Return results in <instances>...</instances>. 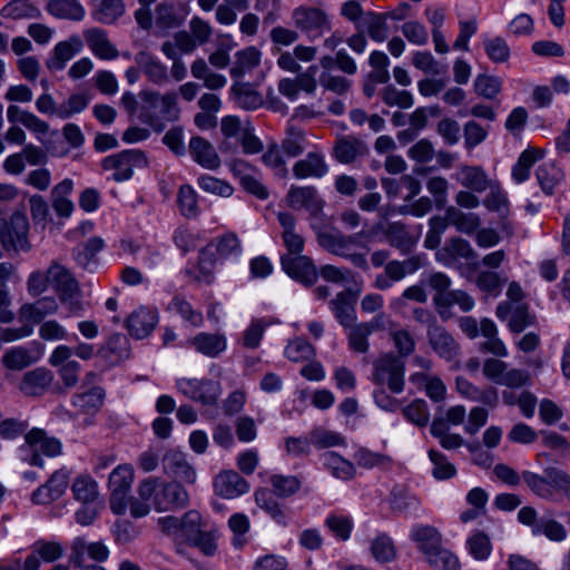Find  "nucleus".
Returning a JSON list of instances; mask_svg holds the SVG:
<instances>
[{
	"label": "nucleus",
	"instance_id": "37",
	"mask_svg": "<svg viewBox=\"0 0 570 570\" xmlns=\"http://www.w3.org/2000/svg\"><path fill=\"white\" fill-rule=\"evenodd\" d=\"M46 9L59 19L80 21L85 17V8L78 0H50Z\"/></svg>",
	"mask_w": 570,
	"mask_h": 570
},
{
	"label": "nucleus",
	"instance_id": "54",
	"mask_svg": "<svg viewBox=\"0 0 570 570\" xmlns=\"http://www.w3.org/2000/svg\"><path fill=\"white\" fill-rule=\"evenodd\" d=\"M273 487V492L279 498H288L297 493L301 489L302 482L295 475L273 474L269 479Z\"/></svg>",
	"mask_w": 570,
	"mask_h": 570
},
{
	"label": "nucleus",
	"instance_id": "14",
	"mask_svg": "<svg viewBox=\"0 0 570 570\" xmlns=\"http://www.w3.org/2000/svg\"><path fill=\"white\" fill-rule=\"evenodd\" d=\"M428 340L431 348L442 358L452 361L460 352V345L454 337L435 322L429 325Z\"/></svg>",
	"mask_w": 570,
	"mask_h": 570
},
{
	"label": "nucleus",
	"instance_id": "43",
	"mask_svg": "<svg viewBox=\"0 0 570 570\" xmlns=\"http://www.w3.org/2000/svg\"><path fill=\"white\" fill-rule=\"evenodd\" d=\"M71 491L73 498L85 504L95 502L99 495L97 482L88 474L78 475L71 485Z\"/></svg>",
	"mask_w": 570,
	"mask_h": 570
},
{
	"label": "nucleus",
	"instance_id": "58",
	"mask_svg": "<svg viewBox=\"0 0 570 570\" xmlns=\"http://www.w3.org/2000/svg\"><path fill=\"white\" fill-rule=\"evenodd\" d=\"M102 247L104 240L100 237H91L75 249V259L80 266L87 268Z\"/></svg>",
	"mask_w": 570,
	"mask_h": 570
},
{
	"label": "nucleus",
	"instance_id": "33",
	"mask_svg": "<svg viewBox=\"0 0 570 570\" xmlns=\"http://www.w3.org/2000/svg\"><path fill=\"white\" fill-rule=\"evenodd\" d=\"M41 356L39 351H32L24 346H16L2 355V364L11 371H21L36 363Z\"/></svg>",
	"mask_w": 570,
	"mask_h": 570
},
{
	"label": "nucleus",
	"instance_id": "52",
	"mask_svg": "<svg viewBox=\"0 0 570 570\" xmlns=\"http://www.w3.org/2000/svg\"><path fill=\"white\" fill-rule=\"evenodd\" d=\"M403 416L412 424L424 428L430 421V410L423 399H415L406 406L402 407Z\"/></svg>",
	"mask_w": 570,
	"mask_h": 570
},
{
	"label": "nucleus",
	"instance_id": "47",
	"mask_svg": "<svg viewBox=\"0 0 570 570\" xmlns=\"http://www.w3.org/2000/svg\"><path fill=\"white\" fill-rule=\"evenodd\" d=\"M505 282L507 277L493 271H481L475 278L476 287L489 297H498Z\"/></svg>",
	"mask_w": 570,
	"mask_h": 570
},
{
	"label": "nucleus",
	"instance_id": "53",
	"mask_svg": "<svg viewBox=\"0 0 570 570\" xmlns=\"http://www.w3.org/2000/svg\"><path fill=\"white\" fill-rule=\"evenodd\" d=\"M387 238L390 245L397 248L404 255L410 254L416 244V239L399 223L391 225Z\"/></svg>",
	"mask_w": 570,
	"mask_h": 570
},
{
	"label": "nucleus",
	"instance_id": "10",
	"mask_svg": "<svg viewBox=\"0 0 570 570\" xmlns=\"http://www.w3.org/2000/svg\"><path fill=\"white\" fill-rule=\"evenodd\" d=\"M495 316L500 321H507L512 333H521L537 323V317L530 313L528 304L499 303L495 308Z\"/></svg>",
	"mask_w": 570,
	"mask_h": 570
},
{
	"label": "nucleus",
	"instance_id": "64",
	"mask_svg": "<svg viewBox=\"0 0 570 570\" xmlns=\"http://www.w3.org/2000/svg\"><path fill=\"white\" fill-rule=\"evenodd\" d=\"M426 559L434 570H460L461 568L456 556L442 547Z\"/></svg>",
	"mask_w": 570,
	"mask_h": 570
},
{
	"label": "nucleus",
	"instance_id": "2",
	"mask_svg": "<svg viewBox=\"0 0 570 570\" xmlns=\"http://www.w3.org/2000/svg\"><path fill=\"white\" fill-rule=\"evenodd\" d=\"M405 363L392 352L381 354L373 362L371 380L377 386H386L393 394H400L405 386Z\"/></svg>",
	"mask_w": 570,
	"mask_h": 570
},
{
	"label": "nucleus",
	"instance_id": "15",
	"mask_svg": "<svg viewBox=\"0 0 570 570\" xmlns=\"http://www.w3.org/2000/svg\"><path fill=\"white\" fill-rule=\"evenodd\" d=\"M163 470L169 476L184 481L186 483H195L196 471L187 461L186 454L179 450H168L163 456Z\"/></svg>",
	"mask_w": 570,
	"mask_h": 570
},
{
	"label": "nucleus",
	"instance_id": "60",
	"mask_svg": "<svg viewBox=\"0 0 570 570\" xmlns=\"http://www.w3.org/2000/svg\"><path fill=\"white\" fill-rule=\"evenodd\" d=\"M285 356L292 362H304L315 355L314 346L302 337L291 341L285 348Z\"/></svg>",
	"mask_w": 570,
	"mask_h": 570
},
{
	"label": "nucleus",
	"instance_id": "25",
	"mask_svg": "<svg viewBox=\"0 0 570 570\" xmlns=\"http://www.w3.org/2000/svg\"><path fill=\"white\" fill-rule=\"evenodd\" d=\"M187 344L207 357H217L227 347L225 335L218 333H198Z\"/></svg>",
	"mask_w": 570,
	"mask_h": 570
},
{
	"label": "nucleus",
	"instance_id": "55",
	"mask_svg": "<svg viewBox=\"0 0 570 570\" xmlns=\"http://www.w3.org/2000/svg\"><path fill=\"white\" fill-rule=\"evenodd\" d=\"M232 91L237 106L243 109L254 110L263 105L262 96L244 83H235Z\"/></svg>",
	"mask_w": 570,
	"mask_h": 570
},
{
	"label": "nucleus",
	"instance_id": "61",
	"mask_svg": "<svg viewBox=\"0 0 570 570\" xmlns=\"http://www.w3.org/2000/svg\"><path fill=\"white\" fill-rule=\"evenodd\" d=\"M90 102V95L87 92H77L71 95L63 104L58 107V117L68 119L75 114H79L87 108Z\"/></svg>",
	"mask_w": 570,
	"mask_h": 570
},
{
	"label": "nucleus",
	"instance_id": "8",
	"mask_svg": "<svg viewBox=\"0 0 570 570\" xmlns=\"http://www.w3.org/2000/svg\"><path fill=\"white\" fill-rule=\"evenodd\" d=\"M292 18L297 29L304 32L309 39H316L332 29L327 13L314 7H298Z\"/></svg>",
	"mask_w": 570,
	"mask_h": 570
},
{
	"label": "nucleus",
	"instance_id": "6",
	"mask_svg": "<svg viewBox=\"0 0 570 570\" xmlns=\"http://www.w3.org/2000/svg\"><path fill=\"white\" fill-rule=\"evenodd\" d=\"M134 480V469L130 464H120L109 475L110 509L115 514H124L127 509V494Z\"/></svg>",
	"mask_w": 570,
	"mask_h": 570
},
{
	"label": "nucleus",
	"instance_id": "51",
	"mask_svg": "<svg viewBox=\"0 0 570 570\" xmlns=\"http://www.w3.org/2000/svg\"><path fill=\"white\" fill-rule=\"evenodd\" d=\"M370 550L373 558L381 563L391 562L396 557L393 540L385 533L379 534L372 540Z\"/></svg>",
	"mask_w": 570,
	"mask_h": 570
},
{
	"label": "nucleus",
	"instance_id": "41",
	"mask_svg": "<svg viewBox=\"0 0 570 570\" xmlns=\"http://www.w3.org/2000/svg\"><path fill=\"white\" fill-rule=\"evenodd\" d=\"M105 391L99 386H95L83 393L72 396V405L82 413H96L102 405Z\"/></svg>",
	"mask_w": 570,
	"mask_h": 570
},
{
	"label": "nucleus",
	"instance_id": "4",
	"mask_svg": "<svg viewBox=\"0 0 570 570\" xmlns=\"http://www.w3.org/2000/svg\"><path fill=\"white\" fill-rule=\"evenodd\" d=\"M26 443L20 450L27 455L24 461L31 465L43 466L40 453L47 456H57L61 453V443L53 438H48L43 430L32 429L24 435Z\"/></svg>",
	"mask_w": 570,
	"mask_h": 570
},
{
	"label": "nucleus",
	"instance_id": "31",
	"mask_svg": "<svg viewBox=\"0 0 570 570\" xmlns=\"http://www.w3.org/2000/svg\"><path fill=\"white\" fill-rule=\"evenodd\" d=\"M138 498L127 499L130 514L134 518H142L150 512L153 507V493H155V481L153 478L142 480L137 489Z\"/></svg>",
	"mask_w": 570,
	"mask_h": 570
},
{
	"label": "nucleus",
	"instance_id": "38",
	"mask_svg": "<svg viewBox=\"0 0 570 570\" xmlns=\"http://www.w3.org/2000/svg\"><path fill=\"white\" fill-rule=\"evenodd\" d=\"M449 430L445 420L441 415L435 414L430 432L434 438L439 439L440 445L445 450H454L462 446L464 444L463 438L460 434L449 433Z\"/></svg>",
	"mask_w": 570,
	"mask_h": 570
},
{
	"label": "nucleus",
	"instance_id": "48",
	"mask_svg": "<svg viewBox=\"0 0 570 570\" xmlns=\"http://www.w3.org/2000/svg\"><path fill=\"white\" fill-rule=\"evenodd\" d=\"M474 304L473 297L461 289L451 291L446 296L435 299V307L441 315L443 314V309H448L452 305H458L462 312H470L474 307Z\"/></svg>",
	"mask_w": 570,
	"mask_h": 570
},
{
	"label": "nucleus",
	"instance_id": "24",
	"mask_svg": "<svg viewBox=\"0 0 570 570\" xmlns=\"http://www.w3.org/2000/svg\"><path fill=\"white\" fill-rule=\"evenodd\" d=\"M328 171L324 155L320 151H311L305 158L296 161L293 166V175L297 179L308 177L321 178Z\"/></svg>",
	"mask_w": 570,
	"mask_h": 570
},
{
	"label": "nucleus",
	"instance_id": "36",
	"mask_svg": "<svg viewBox=\"0 0 570 570\" xmlns=\"http://www.w3.org/2000/svg\"><path fill=\"white\" fill-rule=\"evenodd\" d=\"M321 460L324 468L336 479L350 480L355 474L354 464L334 451L325 452Z\"/></svg>",
	"mask_w": 570,
	"mask_h": 570
},
{
	"label": "nucleus",
	"instance_id": "12",
	"mask_svg": "<svg viewBox=\"0 0 570 570\" xmlns=\"http://www.w3.org/2000/svg\"><path fill=\"white\" fill-rule=\"evenodd\" d=\"M70 474L71 472L67 468L55 471L45 484L32 492V502L36 504H50L61 498L68 488Z\"/></svg>",
	"mask_w": 570,
	"mask_h": 570
},
{
	"label": "nucleus",
	"instance_id": "42",
	"mask_svg": "<svg viewBox=\"0 0 570 570\" xmlns=\"http://www.w3.org/2000/svg\"><path fill=\"white\" fill-rule=\"evenodd\" d=\"M236 60L230 69L233 78H242L246 72L252 71L261 62V52L255 47H248L236 55Z\"/></svg>",
	"mask_w": 570,
	"mask_h": 570
},
{
	"label": "nucleus",
	"instance_id": "11",
	"mask_svg": "<svg viewBox=\"0 0 570 570\" xmlns=\"http://www.w3.org/2000/svg\"><path fill=\"white\" fill-rule=\"evenodd\" d=\"M283 271L293 279L305 286H312L318 278V272L313 261L305 255H283L281 257Z\"/></svg>",
	"mask_w": 570,
	"mask_h": 570
},
{
	"label": "nucleus",
	"instance_id": "45",
	"mask_svg": "<svg viewBox=\"0 0 570 570\" xmlns=\"http://www.w3.org/2000/svg\"><path fill=\"white\" fill-rule=\"evenodd\" d=\"M129 341L124 334L111 335L100 348V354L111 363H117L129 356Z\"/></svg>",
	"mask_w": 570,
	"mask_h": 570
},
{
	"label": "nucleus",
	"instance_id": "19",
	"mask_svg": "<svg viewBox=\"0 0 570 570\" xmlns=\"http://www.w3.org/2000/svg\"><path fill=\"white\" fill-rule=\"evenodd\" d=\"M455 386L461 396L473 402H480L490 407H495L499 403L498 390L493 386L479 387L462 376L456 377Z\"/></svg>",
	"mask_w": 570,
	"mask_h": 570
},
{
	"label": "nucleus",
	"instance_id": "20",
	"mask_svg": "<svg viewBox=\"0 0 570 570\" xmlns=\"http://www.w3.org/2000/svg\"><path fill=\"white\" fill-rule=\"evenodd\" d=\"M357 293L352 289H345L336 294L335 298L330 302V307L335 318L344 327H350L356 320L355 304Z\"/></svg>",
	"mask_w": 570,
	"mask_h": 570
},
{
	"label": "nucleus",
	"instance_id": "7",
	"mask_svg": "<svg viewBox=\"0 0 570 570\" xmlns=\"http://www.w3.org/2000/svg\"><path fill=\"white\" fill-rule=\"evenodd\" d=\"M101 165L106 170H114V180L125 181L132 177L134 168L147 166V158L142 151L129 149L106 157Z\"/></svg>",
	"mask_w": 570,
	"mask_h": 570
},
{
	"label": "nucleus",
	"instance_id": "16",
	"mask_svg": "<svg viewBox=\"0 0 570 570\" xmlns=\"http://www.w3.org/2000/svg\"><path fill=\"white\" fill-rule=\"evenodd\" d=\"M158 321L159 316L156 309L141 306L128 316L127 328L132 337L142 340L151 334Z\"/></svg>",
	"mask_w": 570,
	"mask_h": 570
},
{
	"label": "nucleus",
	"instance_id": "59",
	"mask_svg": "<svg viewBox=\"0 0 570 570\" xmlns=\"http://www.w3.org/2000/svg\"><path fill=\"white\" fill-rule=\"evenodd\" d=\"M449 226L446 216H432L429 219V230L424 239V246L429 249H436L442 239V235L445 233Z\"/></svg>",
	"mask_w": 570,
	"mask_h": 570
},
{
	"label": "nucleus",
	"instance_id": "18",
	"mask_svg": "<svg viewBox=\"0 0 570 570\" xmlns=\"http://www.w3.org/2000/svg\"><path fill=\"white\" fill-rule=\"evenodd\" d=\"M86 556L96 562H104L109 557L108 548L101 542H87L85 538L77 537L70 546V563L86 561Z\"/></svg>",
	"mask_w": 570,
	"mask_h": 570
},
{
	"label": "nucleus",
	"instance_id": "63",
	"mask_svg": "<svg viewBox=\"0 0 570 570\" xmlns=\"http://www.w3.org/2000/svg\"><path fill=\"white\" fill-rule=\"evenodd\" d=\"M311 443L317 449H327L345 444L344 438L333 431L315 428L309 433Z\"/></svg>",
	"mask_w": 570,
	"mask_h": 570
},
{
	"label": "nucleus",
	"instance_id": "30",
	"mask_svg": "<svg viewBox=\"0 0 570 570\" xmlns=\"http://www.w3.org/2000/svg\"><path fill=\"white\" fill-rule=\"evenodd\" d=\"M444 214L449 220V225L465 235H473L482 224L481 217L478 214L463 212L455 206H448Z\"/></svg>",
	"mask_w": 570,
	"mask_h": 570
},
{
	"label": "nucleus",
	"instance_id": "44",
	"mask_svg": "<svg viewBox=\"0 0 570 570\" xmlns=\"http://www.w3.org/2000/svg\"><path fill=\"white\" fill-rule=\"evenodd\" d=\"M126 11L122 0H101L92 12L96 21L102 24H111L116 22Z\"/></svg>",
	"mask_w": 570,
	"mask_h": 570
},
{
	"label": "nucleus",
	"instance_id": "62",
	"mask_svg": "<svg viewBox=\"0 0 570 570\" xmlns=\"http://www.w3.org/2000/svg\"><path fill=\"white\" fill-rule=\"evenodd\" d=\"M429 458L433 463L432 475L436 480H449L456 474L455 466L448 460V458L436 451L431 449L429 451Z\"/></svg>",
	"mask_w": 570,
	"mask_h": 570
},
{
	"label": "nucleus",
	"instance_id": "34",
	"mask_svg": "<svg viewBox=\"0 0 570 570\" xmlns=\"http://www.w3.org/2000/svg\"><path fill=\"white\" fill-rule=\"evenodd\" d=\"M135 61L153 83L161 86L168 81L167 67L154 59L148 52H138L135 56Z\"/></svg>",
	"mask_w": 570,
	"mask_h": 570
},
{
	"label": "nucleus",
	"instance_id": "22",
	"mask_svg": "<svg viewBox=\"0 0 570 570\" xmlns=\"http://www.w3.org/2000/svg\"><path fill=\"white\" fill-rule=\"evenodd\" d=\"M52 381L51 371L37 367L23 374L19 389L27 396H40L49 389Z\"/></svg>",
	"mask_w": 570,
	"mask_h": 570
},
{
	"label": "nucleus",
	"instance_id": "21",
	"mask_svg": "<svg viewBox=\"0 0 570 570\" xmlns=\"http://www.w3.org/2000/svg\"><path fill=\"white\" fill-rule=\"evenodd\" d=\"M455 180L465 189L474 193H483L491 187L493 183L480 166L461 165L455 175Z\"/></svg>",
	"mask_w": 570,
	"mask_h": 570
},
{
	"label": "nucleus",
	"instance_id": "46",
	"mask_svg": "<svg viewBox=\"0 0 570 570\" xmlns=\"http://www.w3.org/2000/svg\"><path fill=\"white\" fill-rule=\"evenodd\" d=\"M256 504L266 511L277 523L286 524V514L283 507L274 498V493L268 489H259L255 492Z\"/></svg>",
	"mask_w": 570,
	"mask_h": 570
},
{
	"label": "nucleus",
	"instance_id": "3",
	"mask_svg": "<svg viewBox=\"0 0 570 570\" xmlns=\"http://www.w3.org/2000/svg\"><path fill=\"white\" fill-rule=\"evenodd\" d=\"M175 385L184 396L203 406L216 405L222 394L220 383L209 379L181 377L176 380Z\"/></svg>",
	"mask_w": 570,
	"mask_h": 570
},
{
	"label": "nucleus",
	"instance_id": "13",
	"mask_svg": "<svg viewBox=\"0 0 570 570\" xmlns=\"http://www.w3.org/2000/svg\"><path fill=\"white\" fill-rule=\"evenodd\" d=\"M287 205L293 209H306L311 215L317 216L322 213L324 200L318 196L315 187L292 186L286 195Z\"/></svg>",
	"mask_w": 570,
	"mask_h": 570
},
{
	"label": "nucleus",
	"instance_id": "29",
	"mask_svg": "<svg viewBox=\"0 0 570 570\" xmlns=\"http://www.w3.org/2000/svg\"><path fill=\"white\" fill-rule=\"evenodd\" d=\"M366 154V145L354 136H344L335 141L334 157L341 164H351Z\"/></svg>",
	"mask_w": 570,
	"mask_h": 570
},
{
	"label": "nucleus",
	"instance_id": "50",
	"mask_svg": "<svg viewBox=\"0 0 570 570\" xmlns=\"http://www.w3.org/2000/svg\"><path fill=\"white\" fill-rule=\"evenodd\" d=\"M214 252L213 244H208L199 253L198 266L194 279L198 283L209 285L214 279Z\"/></svg>",
	"mask_w": 570,
	"mask_h": 570
},
{
	"label": "nucleus",
	"instance_id": "40",
	"mask_svg": "<svg viewBox=\"0 0 570 570\" xmlns=\"http://www.w3.org/2000/svg\"><path fill=\"white\" fill-rule=\"evenodd\" d=\"M535 176L543 193L552 195L556 186L563 180L564 174L554 163H544L537 168Z\"/></svg>",
	"mask_w": 570,
	"mask_h": 570
},
{
	"label": "nucleus",
	"instance_id": "26",
	"mask_svg": "<svg viewBox=\"0 0 570 570\" xmlns=\"http://www.w3.org/2000/svg\"><path fill=\"white\" fill-rule=\"evenodd\" d=\"M58 311V303L53 297H42L35 303L23 304L19 309L20 322L39 324L42 320Z\"/></svg>",
	"mask_w": 570,
	"mask_h": 570
},
{
	"label": "nucleus",
	"instance_id": "9",
	"mask_svg": "<svg viewBox=\"0 0 570 570\" xmlns=\"http://www.w3.org/2000/svg\"><path fill=\"white\" fill-rule=\"evenodd\" d=\"M29 220L26 214L14 213L8 223L0 227V239L6 249L28 252L31 245L28 239Z\"/></svg>",
	"mask_w": 570,
	"mask_h": 570
},
{
	"label": "nucleus",
	"instance_id": "32",
	"mask_svg": "<svg viewBox=\"0 0 570 570\" xmlns=\"http://www.w3.org/2000/svg\"><path fill=\"white\" fill-rule=\"evenodd\" d=\"M217 492L224 498H236L248 491L247 481L235 471L220 473L215 481Z\"/></svg>",
	"mask_w": 570,
	"mask_h": 570
},
{
	"label": "nucleus",
	"instance_id": "23",
	"mask_svg": "<svg viewBox=\"0 0 570 570\" xmlns=\"http://www.w3.org/2000/svg\"><path fill=\"white\" fill-rule=\"evenodd\" d=\"M189 153L202 167L216 170L220 167V158L214 146L203 137H193L189 141Z\"/></svg>",
	"mask_w": 570,
	"mask_h": 570
},
{
	"label": "nucleus",
	"instance_id": "1",
	"mask_svg": "<svg viewBox=\"0 0 570 570\" xmlns=\"http://www.w3.org/2000/svg\"><path fill=\"white\" fill-rule=\"evenodd\" d=\"M138 98L140 99L139 119L156 131L165 128L163 120L175 121L179 117L180 109L176 92L161 95L154 90H141Z\"/></svg>",
	"mask_w": 570,
	"mask_h": 570
},
{
	"label": "nucleus",
	"instance_id": "28",
	"mask_svg": "<svg viewBox=\"0 0 570 570\" xmlns=\"http://www.w3.org/2000/svg\"><path fill=\"white\" fill-rule=\"evenodd\" d=\"M410 537L426 558L442 547L441 533L432 525L416 524L412 528Z\"/></svg>",
	"mask_w": 570,
	"mask_h": 570
},
{
	"label": "nucleus",
	"instance_id": "5",
	"mask_svg": "<svg viewBox=\"0 0 570 570\" xmlns=\"http://www.w3.org/2000/svg\"><path fill=\"white\" fill-rule=\"evenodd\" d=\"M155 481V493H153V508L158 512L183 509L188 504L189 495L186 489L176 481Z\"/></svg>",
	"mask_w": 570,
	"mask_h": 570
},
{
	"label": "nucleus",
	"instance_id": "27",
	"mask_svg": "<svg viewBox=\"0 0 570 570\" xmlns=\"http://www.w3.org/2000/svg\"><path fill=\"white\" fill-rule=\"evenodd\" d=\"M85 39L92 53L104 60H112L119 56L117 48L108 39L107 32L91 28L85 32Z\"/></svg>",
	"mask_w": 570,
	"mask_h": 570
},
{
	"label": "nucleus",
	"instance_id": "56",
	"mask_svg": "<svg viewBox=\"0 0 570 570\" xmlns=\"http://www.w3.org/2000/svg\"><path fill=\"white\" fill-rule=\"evenodd\" d=\"M177 204L183 216L196 218L198 216L197 193L189 185H183L177 194Z\"/></svg>",
	"mask_w": 570,
	"mask_h": 570
},
{
	"label": "nucleus",
	"instance_id": "35",
	"mask_svg": "<svg viewBox=\"0 0 570 570\" xmlns=\"http://www.w3.org/2000/svg\"><path fill=\"white\" fill-rule=\"evenodd\" d=\"M50 283L61 294V299L66 302V296H71L78 289V283L66 267L52 263L48 268Z\"/></svg>",
	"mask_w": 570,
	"mask_h": 570
},
{
	"label": "nucleus",
	"instance_id": "39",
	"mask_svg": "<svg viewBox=\"0 0 570 570\" xmlns=\"http://www.w3.org/2000/svg\"><path fill=\"white\" fill-rule=\"evenodd\" d=\"M362 26L365 28L368 37L376 42H383L389 37L387 16L384 13L366 12L363 17Z\"/></svg>",
	"mask_w": 570,
	"mask_h": 570
},
{
	"label": "nucleus",
	"instance_id": "17",
	"mask_svg": "<svg viewBox=\"0 0 570 570\" xmlns=\"http://www.w3.org/2000/svg\"><path fill=\"white\" fill-rule=\"evenodd\" d=\"M82 47V40L78 36L58 42L52 50V55L46 60V67L51 71L65 69L67 62L79 53Z\"/></svg>",
	"mask_w": 570,
	"mask_h": 570
},
{
	"label": "nucleus",
	"instance_id": "49",
	"mask_svg": "<svg viewBox=\"0 0 570 570\" xmlns=\"http://www.w3.org/2000/svg\"><path fill=\"white\" fill-rule=\"evenodd\" d=\"M404 277L401 261H390L385 264L384 272L376 275L374 286L377 289L386 291L391 288L394 283L402 281Z\"/></svg>",
	"mask_w": 570,
	"mask_h": 570
},
{
	"label": "nucleus",
	"instance_id": "57",
	"mask_svg": "<svg viewBox=\"0 0 570 570\" xmlns=\"http://www.w3.org/2000/svg\"><path fill=\"white\" fill-rule=\"evenodd\" d=\"M490 193L483 199V205L490 212L498 213L501 217H505L509 214V200L505 193L498 186V184L492 183L491 187H489Z\"/></svg>",
	"mask_w": 570,
	"mask_h": 570
}]
</instances>
